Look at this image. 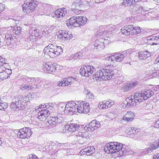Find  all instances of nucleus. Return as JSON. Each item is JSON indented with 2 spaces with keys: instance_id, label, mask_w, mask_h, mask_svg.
Segmentation results:
<instances>
[{
  "instance_id": "obj_1",
  "label": "nucleus",
  "mask_w": 159,
  "mask_h": 159,
  "mask_svg": "<svg viewBox=\"0 0 159 159\" xmlns=\"http://www.w3.org/2000/svg\"><path fill=\"white\" fill-rule=\"evenodd\" d=\"M76 111L79 113H87L89 111V103L82 101L77 104L74 102L70 101L65 106L64 112L72 115Z\"/></svg>"
},
{
  "instance_id": "obj_2",
  "label": "nucleus",
  "mask_w": 159,
  "mask_h": 159,
  "mask_svg": "<svg viewBox=\"0 0 159 159\" xmlns=\"http://www.w3.org/2000/svg\"><path fill=\"white\" fill-rule=\"evenodd\" d=\"M126 147H123L122 143L118 142H110L106 144L104 147V150L107 153H114L120 152V155L127 153Z\"/></svg>"
},
{
  "instance_id": "obj_3",
  "label": "nucleus",
  "mask_w": 159,
  "mask_h": 159,
  "mask_svg": "<svg viewBox=\"0 0 159 159\" xmlns=\"http://www.w3.org/2000/svg\"><path fill=\"white\" fill-rule=\"evenodd\" d=\"M43 52L45 54H48L51 58H53L59 55L63 52V50L60 46H57L55 43L49 44L44 49Z\"/></svg>"
},
{
  "instance_id": "obj_4",
  "label": "nucleus",
  "mask_w": 159,
  "mask_h": 159,
  "mask_svg": "<svg viewBox=\"0 0 159 159\" xmlns=\"http://www.w3.org/2000/svg\"><path fill=\"white\" fill-rule=\"evenodd\" d=\"M139 95V93H136L134 96L127 98L121 104V106L124 108H128L129 107L139 105L140 102L143 101Z\"/></svg>"
},
{
  "instance_id": "obj_5",
  "label": "nucleus",
  "mask_w": 159,
  "mask_h": 159,
  "mask_svg": "<svg viewBox=\"0 0 159 159\" xmlns=\"http://www.w3.org/2000/svg\"><path fill=\"white\" fill-rule=\"evenodd\" d=\"M36 2L33 0H26L22 5L23 11L26 13L32 12L37 5Z\"/></svg>"
},
{
  "instance_id": "obj_6",
  "label": "nucleus",
  "mask_w": 159,
  "mask_h": 159,
  "mask_svg": "<svg viewBox=\"0 0 159 159\" xmlns=\"http://www.w3.org/2000/svg\"><path fill=\"white\" fill-rule=\"evenodd\" d=\"M113 68L112 67H110L108 66H106L104 69H103L104 75V79L105 80H107L111 79H115L116 77L115 75L114 71L116 70Z\"/></svg>"
},
{
  "instance_id": "obj_7",
  "label": "nucleus",
  "mask_w": 159,
  "mask_h": 159,
  "mask_svg": "<svg viewBox=\"0 0 159 159\" xmlns=\"http://www.w3.org/2000/svg\"><path fill=\"white\" fill-rule=\"evenodd\" d=\"M96 70L94 67L91 66H85L80 69V72L83 76L89 77L91 76Z\"/></svg>"
},
{
  "instance_id": "obj_8",
  "label": "nucleus",
  "mask_w": 159,
  "mask_h": 159,
  "mask_svg": "<svg viewBox=\"0 0 159 159\" xmlns=\"http://www.w3.org/2000/svg\"><path fill=\"white\" fill-rule=\"evenodd\" d=\"M32 134L31 129L29 128H24L19 130L17 134V136L22 139L29 138Z\"/></svg>"
},
{
  "instance_id": "obj_9",
  "label": "nucleus",
  "mask_w": 159,
  "mask_h": 159,
  "mask_svg": "<svg viewBox=\"0 0 159 159\" xmlns=\"http://www.w3.org/2000/svg\"><path fill=\"white\" fill-rule=\"evenodd\" d=\"M57 66V64L55 63L52 64L51 62L43 63L42 67L44 72L50 73L56 71Z\"/></svg>"
},
{
  "instance_id": "obj_10",
  "label": "nucleus",
  "mask_w": 159,
  "mask_h": 159,
  "mask_svg": "<svg viewBox=\"0 0 159 159\" xmlns=\"http://www.w3.org/2000/svg\"><path fill=\"white\" fill-rule=\"evenodd\" d=\"M27 99V98L25 95L20 96L18 98L16 99L15 102H14L15 105L17 106L18 111L20 110H23L25 108V105L26 100Z\"/></svg>"
},
{
  "instance_id": "obj_11",
  "label": "nucleus",
  "mask_w": 159,
  "mask_h": 159,
  "mask_svg": "<svg viewBox=\"0 0 159 159\" xmlns=\"http://www.w3.org/2000/svg\"><path fill=\"white\" fill-rule=\"evenodd\" d=\"M5 41L6 44L11 48L12 46L16 45V37L11 34H7L5 37Z\"/></svg>"
},
{
  "instance_id": "obj_12",
  "label": "nucleus",
  "mask_w": 159,
  "mask_h": 159,
  "mask_svg": "<svg viewBox=\"0 0 159 159\" xmlns=\"http://www.w3.org/2000/svg\"><path fill=\"white\" fill-rule=\"evenodd\" d=\"M155 91L154 89L153 88L151 89H146L143 93H139V96L143 101L146 100L154 94Z\"/></svg>"
},
{
  "instance_id": "obj_13",
  "label": "nucleus",
  "mask_w": 159,
  "mask_h": 159,
  "mask_svg": "<svg viewBox=\"0 0 159 159\" xmlns=\"http://www.w3.org/2000/svg\"><path fill=\"white\" fill-rule=\"evenodd\" d=\"M50 111L48 110L44 109L39 110L38 113V117L42 121H44L50 115Z\"/></svg>"
},
{
  "instance_id": "obj_14",
  "label": "nucleus",
  "mask_w": 159,
  "mask_h": 159,
  "mask_svg": "<svg viewBox=\"0 0 159 159\" xmlns=\"http://www.w3.org/2000/svg\"><path fill=\"white\" fill-rule=\"evenodd\" d=\"M75 79L72 77H68L67 78L63 79L61 81L58 82V85L59 86H65L71 84Z\"/></svg>"
},
{
  "instance_id": "obj_15",
  "label": "nucleus",
  "mask_w": 159,
  "mask_h": 159,
  "mask_svg": "<svg viewBox=\"0 0 159 159\" xmlns=\"http://www.w3.org/2000/svg\"><path fill=\"white\" fill-rule=\"evenodd\" d=\"M59 33V34L58 35V39L61 41H65L70 39V33L66 31H61Z\"/></svg>"
},
{
  "instance_id": "obj_16",
  "label": "nucleus",
  "mask_w": 159,
  "mask_h": 159,
  "mask_svg": "<svg viewBox=\"0 0 159 159\" xmlns=\"http://www.w3.org/2000/svg\"><path fill=\"white\" fill-rule=\"evenodd\" d=\"M114 104V102L110 99L108 101H104L102 102H100L98 105L99 108L102 109H107L111 107Z\"/></svg>"
},
{
  "instance_id": "obj_17",
  "label": "nucleus",
  "mask_w": 159,
  "mask_h": 159,
  "mask_svg": "<svg viewBox=\"0 0 159 159\" xmlns=\"http://www.w3.org/2000/svg\"><path fill=\"white\" fill-rule=\"evenodd\" d=\"M100 124L99 122L96 120H93L89 125V127H87L88 131H93L96 130L100 127Z\"/></svg>"
},
{
  "instance_id": "obj_18",
  "label": "nucleus",
  "mask_w": 159,
  "mask_h": 159,
  "mask_svg": "<svg viewBox=\"0 0 159 159\" xmlns=\"http://www.w3.org/2000/svg\"><path fill=\"white\" fill-rule=\"evenodd\" d=\"M93 79L97 81L105 80L103 69L97 71L93 76Z\"/></svg>"
},
{
  "instance_id": "obj_19",
  "label": "nucleus",
  "mask_w": 159,
  "mask_h": 159,
  "mask_svg": "<svg viewBox=\"0 0 159 159\" xmlns=\"http://www.w3.org/2000/svg\"><path fill=\"white\" fill-rule=\"evenodd\" d=\"M132 29V25H129L122 28L121 30V31L122 34L125 35L131 36L132 34L131 32Z\"/></svg>"
},
{
  "instance_id": "obj_20",
  "label": "nucleus",
  "mask_w": 159,
  "mask_h": 159,
  "mask_svg": "<svg viewBox=\"0 0 159 159\" xmlns=\"http://www.w3.org/2000/svg\"><path fill=\"white\" fill-rule=\"evenodd\" d=\"M67 13V11L65 8H60L55 11V16L57 18L63 17Z\"/></svg>"
},
{
  "instance_id": "obj_21",
  "label": "nucleus",
  "mask_w": 159,
  "mask_h": 159,
  "mask_svg": "<svg viewBox=\"0 0 159 159\" xmlns=\"http://www.w3.org/2000/svg\"><path fill=\"white\" fill-rule=\"evenodd\" d=\"M79 125L77 124H71L69 125H66L64 126L65 129H67L70 132H74L78 129Z\"/></svg>"
},
{
  "instance_id": "obj_22",
  "label": "nucleus",
  "mask_w": 159,
  "mask_h": 159,
  "mask_svg": "<svg viewBox=\"0 0 159 159\" xmlns=\"http://www.w3.org/2000/svg\"><path fill=\"white\" fill-rule=\"evenodd\" d=\"M62 117H60L59 115H58L57 116L52 118V119L48 121V122L50 124L55 125L61 123L62 122Z\"/></svg>"
},
{
  "instance_id": "obj_23",
  "label": "nucleus",
  "mask_w": 159,
  "mask_h": 159,
  "mask_svg": "<svg viewBox=\"0 0 159 159\" xmlns=\"http://www.w3.org/2000/svg\"><path fill=\"white\" fill-rule=\"evenodd\" d=\"M136 82H131L129 84H127L122 88V90L125 92H128L134 88L136 85Z\"/></svg>"
},
{
  "instance_id": "obj_24",
  "label": "nucleus",
  "mask_w": 159,
  "mask_h": 159,
  "mask_svg": "<svg viewBox=\"0 0 159 159\" xmlns=\"http://www.w3.org/2000/svg\"><path fill=\"white\" fill-rule=\"evenodd\" d=\"M76 22L78 25V27L83 25L86 23L87 19L84 16L75 17Z\"/></svg>"
},
{
  "instance_id": "obj_25",
  "label": "nucleus",
  "mask_w": 159,
  "mask_h": 159,
  "mask_svg": "<svg viewBox=\"0 0 159 159\" xmlns=\"http://www.w3.org/2000/svg\"><path fill=\"white\" fill-rule=\"evenodd\" d=\"M134 115L131 111H129L124 115L123 117V120H126L128 122L131 121L134 118Z\"/></svg>"
},
{
  "instance_id": "obj_26",
  "label": "nucleus",
  "mask_w": 159,
  "mask_h": 159,
  "mask_svg": "<svg viewBox=\"0 0 159 159\" xmlns=\"http://www.w3.org/2000/svg\"><path fill=\"white\" fill-rule=\"evenodd\" d=\"M75 17H72L70 19H68L66 21L67 25L69 27L71 26H74L75 27H78V25L76 22Z\"/></svg>"
},
{
  "instance_id": "obj_27",
  "label": "nucleus",
  "mask_w": 159,
  "mask_h": 159,
  "mask_svg": "<svg viewBox=\"0 0 159 159\" xmlns=\"http://www.w3.org/2000/svg\"><path fill=\"white\" fill-rule=\"evenodd\" d=\"M84 152L86 155L90 156L92 155L95 152V149L93 146L88 147L83 149Z\"/></svg>"
},
{
  "instance_id": "obj_28",
  "label": "nucleus",
  "mask_w": 159,
  "mask_h": 159,
  "mask_svg": "<svg viewBox=\"0 0 159 159\" xmlns=\"http://www.w3.org/2000/svg\"><path fill=\"white\" fill-rule=\"evenodd\" d=\"M124 55L123 54H119L112 55V59L114 62H121L124 58Z\"/></svg>"
},
{
  "instance_id": "obj_29",
  "label": "nucleus",
  "mask_w": 159,
  "mask_h": 159,
  "mask_svg": "<svg viewBox=\"0 0 159 159\" xmlns=\"http://www.w3.org/2000/svg\"><path fill=\"white\" fill-rule=\"evenodd\" d=\"M152 53L148 51L141 52L139 54V58L141 59H146L151 56Z\"/></svg>"
},
{
  "instance_id": "obj_30",
  "label": "nucleus",
  "mask_w": 159,
  "mask_h": 159,
  "mask_svg": "<svg viewBox=\"0 0 159 159\" xmlns=\"http://www.w3.org/2000/svg\"><path fill=\"white\" fill-rule=\"evenodd\" d=\"M159 147V141H156L154 143L151 144L149 147L147 149V151L148 152L156 149Z\"/></svg>"
},
{
  "instance_id": "obj_31",
  "label": "nucleus",
  "mask_w": 159,
  "mask_h": 159,
  "mask_svg": "<svg viewBox=\"0 0 159 159\" xmlns=\"http://www.w3.org/2000/svg\"><path fill=\"white\" fill-rule=\"evenodd\" d=\"M104 43L103 42H101L99 40H96L94 43V47L96 48V49L98 50H102L104 48Z\"/></svg>"
},
{
  "instance_id": "obj_32",
  "label": "nucleus",
  "mask_w": 159,
  "mask_h": 159,
  "mask_svg": "<svg viewBox=\"0 0 159 159\" xmlns=\"http://www.w3.org/2000/svg\"><path fill=\"white\" fill-rule=\"evenodd\" d=\"M3 97L0 98V110L5 111L8 107L7 103L3 102L1 99H2Z\"/></svg>"
},
{
  "instance_id": "obj_33",
  "label": "nucleus",
  "mask_w": 159,
  "mask_h": 159,
  "mask_svg": "<svg viewBox=\"0 0 159 159\" xmlns=\"http://www.w3.org/2000/svg\"><path fill=\"white\" fill-rule=\"evenodd\" d=\"M133 11H134L136 13H141L144 11L143 7L142 6H140L139 5H137L134 6L133 8Z\"/></svg>"
},
{
  "instance_id": "obj_34",
  "label": "nucleus",
  "mask_w": 159,
  "mask_h": 159,
  "mask_svg": "<svg viewBox=\"0 0 159 159\" xmlns=\"http://www.w3.org/2000/svg\"><path fill=\"white\" fill-rule=\"evenodd\" d=\"M6 64L5 59L1 57L0 56V73L4 71L5 69L3 65Z\"/></svg>"
},
{
  "instance_id": "obj_35",
  "label": "nucleus",
  "mask_w": 159,
  "mask_h": 159,
  "mask_svg": "<svg viewBox=\"0 0 159 159\" xmlns=\"http://www.w3.org/2000/svg\"><path fill=\"white\" fill-rule=\"evenodd\" d=\"M104 63L106 64V65H107V66H108L110 67H112L111 65H113L112 63L114 62V61H113V60L112 59V55L106 58L104 61Z\"/></svg>"
},
{
  "instance_id": "obj_36",
  "label": "nucleus",
  "mask_w": 159,
  "mask_h": 159,
  "mask_svg": "<svg viewBox=\"0 0 159 159\" xmlns=\"http://www.w3.org/2000/svg\"><path fill=\"white\" fill-rule=\"evenodd\" d=\"M82 3L81 0H75L72 4V7H75L79 8L80 7L83 5Z\"/></svg>"
},
{
  "instance_id": "obj_37",
  "label": "nucleus",
  "mask_w": 159,
  "mask_h": 159,
  "mask_svg": "<svg viewBox=\"0 0 159 159\" xmlns=\"http://www.w3.org/2000/svg\"><path fill=\"white\" fill-rule=\"evenodd\" d=\"M83 56L82 53L81 52H79L74 54H72L71 56V57L73 59L78 60Z\"/></svg>"
},
{
  "instance_id": "obj_38",
  "label": "nucleus",
  "mask_w": 159,
  "mask_h": 159,
  "mask_svg": "<svg viewBox=\"0 0 159 159\" xmlns=\"http://www.w3.org/2000/svg\"><path fill=\"white\" fill-rule=\"evenodd\" d=\"M150 40L152 41L151 42L152 45H157L159 44V37L157 36H152Z\"/></svg>"
},
{
  "instance_id": "obj_39",
  "label": "nucleus",
  "mask_w": 159,
  "mask_h": 159,
  "mask_svg": "<svg viewBox=\"0 0 159 159\" xmlns=\"http://www.w3.org/2000/svg\"><path fill=\"white\" fill-rule=\"evenodd\" d=\"M141 0H134V2H137ZM133 0H125L123 1L122 4L123 5H124L125 6H128L130 5L132 3Z\"/></svg>"
},
{
  "instance_id": "obj_40",
  "label": "nucleus",
  "mask_w": 159,
  "mask_h": 159,
  "mask_svg": "<svg viewBox=\"0 0 159 159\" xmlns=\"http://www.w3.org/2000/svg\"><path fill=\"white\" fill-rule=\"evenodd\" d=\"M12 31L16 34H19L22 31V30L20 27H18L16 25L13 27Z\"/></svg>"
},
{
  "instance_id": "obj_41",
  "label": "nucleus",
  "mask_w": 159,
  "mask_h": 159,
  "mask_svg": "<svg viewBox=\"0 0 159 159\" xmlns=\"http://www.w3.org/2000/svg\"><path fill=\"white\" fill-rule=\"evenodd\" d=\"M89 134L87 132H80L77 135L78 137L81 138L82 139H86L89 137Z\"/></svg>"
},
{
  "instance_id": "obj_42",
  "label": "nucleus",
  "mask_w": 159,
  "mask_h": 159,
  "mask_svg": "<svg viewBox=\"0 0 159 159\" xmlns=\"http://www.w3.org/2000/svg\"><path fill=\"white\" fill-rule=\"evenodd\" d=\"M158 65H159V63L157 62H156L155 61L151 67V70L152 71L156 70H159V66Z\"/></svg>"
},
{
  "instance_id": "obj_43",
  "label": "nucleus",
  "mask_w": 159,
  "mask_h": 159,
  "mask_svg": "<svg viewBox=\"0 0 159 159\" xmlns=\"http://www.w3.org/2000/svg\"><path fill=\"white\" fill-rule=\"evenodd\" d=\"M132 29L133 30H131L132 31L131 32L132 34V35L137 34L138 33H139L141 31L140 28L139 27H134L132 25Z\"/></svg>"
},
{
  "instance_id": "obj_44",
  "label": "nucleus",
  "mask_w": 159,
  "mask_h": 159,
  "mask_svg": "<svg viewBox=\"0 0 159 159\" xmlns=\"http://www.w3.org/2000/svg\"><path fill=\"white\" fill-rule=\"evenodd\" d=\"M54 107V104L52 103H48L45 105L44 109L48 110H52Z\"/></svg>"
},
{
  "instance_id": "obj_45",
  "label": "nucleus",
  "mask_w": 159,
  "mask_h": 159,
  "mask_svg": "<svg viewBox=\"0 0 159 159\" xmlns=\"http://www.w3.org/2000/svg\"><path fill=\"white\" fill-rule=\"evenodd\" d=\"M8 77L7 75L4 71L0 73V79L2 80L7 78Z\"/></svg>"
},
{
  "instance_id": "obj_46",
  "label": "nucleus",
  "mask_w": 159,
  "mask_h": 159,
  "mask_svg": "<svg viewBox=\"0 0 159 159\" xmlns=\"http://www.w3.org/2000/svg\"><path fill=\"white\" fill-rule=\"evenodd\" d=\"M30 81L31 82L38 83L40 82V79L38 78H30Z\"/></svg>"
},
{
  "instance_id": "obj_47",
  "label": "nucleus",
  "mask_w": 159,
  "mask_h": 159,
  "mask_svg": "<svg viewBox=\"0 0 159 159\" xmlns=\"http://www.w3.org/2000/svg\"><path fill=\"white\" fill-rule=\"evenodd\" d=\"M131 129L132 130L131 132L134 134H138V133L139 131V129L135 127H132Z\"/></svg>"
},
{
  "instance_id": "obj_48",
  "label": "nucleus",
  "mask_w": 159,
  "mask_h": 159,
  "mask_svg": "<svg viewBox=\"0 0 159 159\" xmlns=\"http://www.w3.org/2000/svg\"><path fill=\"white\" fill-rule=\"evenodd\" d=\"M11 107L12 110L14 111H18V109L17 108V106L15 105L14 102L12 103L11 105Z\"/></svg>"
},
{
  "instance_id": "obj_49",
  "label": "nucleus",
  "mask_w": 159,
  "mask_h": 159,
  "mask_svg": "<svg viewBox=\"0 0 159 159\" xmlns=\"http://www.w3.org/2000/svg\"><path fill=\"white\" fill-rule=\"evenodd\" d=\"M152 73V75L154 77H159V71L156 70Z\"/></svg>"
},
{
  "instance_id": "obj_50",
  "label": "nucleus",
  "mask_w": 159,
  "mask_h": 159,
  "mask_svg": "<svg viewBox=\"0 0 159 159\" xmlns=\"http://www.w3.org/2000/svg\"><path fill=\"white\" fill-rule=\"evenodd\" d=\"M4 71L7 75L8 77H9V75H11L12 73L11 70L9 69H5L4 70Z\"/></svg>"
},
{
  "instance_id": "obj_51",
  "label": "nucleus",
  "mask_w": 159,
  "mask_h": 159,
  "mask_svg": "<svg viewBox=\"0 0 159 159\" xmlns=\"http://www.w3.org/2000/svg\"><path fill=\"white\" fill-rule=\"evenodd\" d=\"M27 85H26L25 84H22L20 87L21 89L22 90H23V91L27 90Z\"/></svg>"
},
{
  "instance_id": "obj_52",
  "label": "nucleus",
  "mask_w": 159,
  "mask_h": 159,
  "mask_svg": "<svg viewBox=\"0 0 159 159\" xmlns=\"http://www.w3.org/2000/svg\"><path fill=\"white\" fill-rule=\"evenodd\" d=\"M4 9V5L2 3H0V13L2 12Z\"/></svg>"
},
{
  "instance_id": "obj_53",
  "label": "nucleus",
  "mask_w": 159,
  "mask_h": 159,
  "mask_svg": "<svg viewBox=\"0 0 159 159\" xmlns=\"http://www.w3.org/2000/svg\"><path fill=\"white\" fill-rule=\"evenodd\" d=\"M29 39H30V41L34 42L35 41L36 38L35 36L32 35L30 36L29 37Z\"/></svg>"
},
{
  "instance_id": "obj_54",
  "label": "nucleus",
  "mask_w": 159,
  "mask_h": 159,
  "mask_svg": "<svg viewBox=\"0 0 159 159\" xmlns=\"http://www.w3.org/2000/svg\"><path fill=\"white\" fill-rule=\"evenodd\" d=\"M45 104H44V105H40L39 106V107L38 109H36V110H39H39H41L42 109V108H44V106H45Z\"/></svg>"
},
{
  "instance_id": "obj_55",
  "label": "nucleus",
  "mask_w": 159,
  "mask_h": 159,
  "mask_svg": "<svg viewBox=\"0 0 159 159\" xmlns=\"http://www.w3.org/2000/svg\"><path fill=\"white\" fill-rule=\"evenodd\" d=\"M110 27L109 28V31L112 32L114 30V29H115V26L113 25H111L110 26Z\"/></svg>"
},
{
  "instance_id": "obj_56",
  "label": "nucleus",
  "mask_w": 159,
  "mask_h": 159,
  "mask_svg": "<svg viewBox=\"0 0 159 159\" xmlns=\"http://www.w3.org/2000/svg\"><path fill=\"white\" fill-rule=\"evenodd\" d=\"M107 32V31L102 30L101 32H98V34L99 33H100V34H99V35L100 36L103 34H104V33L106 34Z\"/></svg>"
},
{
  "instance_id": "obj_57",
  "label": "nucleus",
  "mask_w": 159,
  "mask_h": 159,
  "mask_svg": "<svg viewBox=\"0 0 159 159\" xmlns=\"http://www.w3.org/2000/svg\"><path fill=\"white\" fill-rule=\"evenodd\" d=\"M155 127L157 128H159V120H158L157 121L155 122Z\"/></svg>"
},
{
  "instance_id": "obj_58",
  "label": "nucleus",
  "mask_w": 159,
  "mask_h": 159,
  "mask_svg": "<svg viewBox=\"0 0 159 159\" xmlns=\"http://www.w3.org/2000/svg\"><path fill=\"white\" fill-rule=\"evenodd\" d=\"M154 159H159V153L156 154L153 157Z\"/></svg>"
},
{
  "instance_id": "obj_59",
  "label": "nucleus",
  "mask_w": 159,
  "mask_h": 159,
  "mask_svg": "<svg viewBox=\"0 0 159 159\" xmlns=\"http://www.w3.org/2000/svg\"><path fill=\"white\" fill-rule=\"evenodd\" d=\"M65 105V104L64 102H61L59 104H57V106H58L62 107Z\"/></svg>"
},
{
  "instance_id": "obj_60",
  "label": "nucleus",
  "mask_w": 159,
  "mask_h": 159,
  "mask_svg": "<svg viewBox=\"0 0 159 159\" xmlns=\"http://www.w3.org/2000/svg\"><path fill=\"white\" fill-rule=\"evenodd\" d=\"M31 85H27V90H31Z\"/></svg>"
},
{
  "instance_id": "obj_61",
  "label": "nucleus",
  "mask_w": 159,
  "mask_h": 159,
  "mask_svg": "<svg viewBox=\"0 0 159 159\" xmlns=\"http://www.w3.org/2000/svg\"><path fill=\"white\" fill-rule=\"evenodd\" d=\"M34 159H43V158L42 157H40V158H38V157L36 155L34 154Z\"/></svg>"
},
{
  "instance_id": "obj_62",
  "label": "nucleus",
  "mask_w": 159,
  "mask_h": 159,
  "mask_svg": "<svg viewBox=\"0 0 159 159\" xmlns=\"http://www.w3.org/2000/svg\"><path fill=\"white\" fill-rule=\"evenodd\" d=\"M105 0H95V2L97 3H100L101 2H102Z\"/></svg>"
},
{
  "instance_id": "obj_63",
  "label": "nucleus",
  "mask_w": 159,
  "mask_h": 159,
  "mask_svg": "<svg viewBox=\"0 0 159 159\" xmlns=\"http://www.w3.org/2000/svg\"><path fill=\"white\" fill-rule=\"evenodd\" d=\"M29 159H34V154H31L30 155Z\"/></svg>"
},
{
  "instance_id": "obj_64",
  "label": "nucleus",
  "mask_w": 159,
  "mask_h": 159,
  "mask_svg": "<svg viewBox=\"0 0 159 159\" xmlns=\"http://www.w3.org/2000/svg\"><path fill=\"white\" fill-rule=\"evenodd\" d=\"M159 64V55L158 56L156 60L155 61Z\"/></svg>"
}]
</instances>
